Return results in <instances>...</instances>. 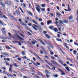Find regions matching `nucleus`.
<instances>
[{"mask_svg": "<svg viewBox=\"0 0 78 78\" xmlns=\"http://www.w3.org/2000/svg\"><path fill=\"white\" fill-rule=\"evenodd\" d=\"M38 41H39L41 43L42 45H44V46H45V43L41 39H39Z\"/></svg>", "mask_w": 78, "mask_h": 78, "instance_id": "0eeeda50", "label": "nucleus"}, {"mask_svg": "<svg viewBox=\"0 0 78 78\" xmlns=\"http://www.w3.org/2000/svg\"><path fill=\"white\" fill-rule=\"evenodd\" d=\"M2 55H5L7 56H9V55L7 53H2Z\"/></svg>", "mask_w": 78, "mask_h": 78, "instance_id": "aec40b11", "label": "nucleus"}, {"mask_svg": "<svg viewBox=\"0 0 78 78\" xmlns=\"http://www.w3.org/2000/svg\"><path fill=\"white\" fill-rule=\"evenodd\" d=\"M46 77H47V78H50V76L49 75H48L47 74L46 75Z\"/></svg>", "mask_w": 78, "mask_h": 78, "instance_id": "ea45409f", "label": "nucleus"}, {"mask_svg": "<svg viewBox=\"0 0 78 78\" xmlns=\"http://www.w3.org/2000/svg\"><path fill=\"white\" fill-rule=\"evenodd\" d=\"M45 73H48V74H50V72L47 70H45Z\"/></svg>", "mask_w": 78, "mask_h": 78, "instance_id": "a878e982", "label": "nucleus"}, {"mask_svg": "<svg viewBox=\"0 0 78 78\" xmlns=\"http://www.w3.org/2000/svg\"><path fill=\"white\" fill-rule=\"evenodd\" d=\"M54 31L55 32H57L58 31V28H55L54 29Z\"/></svg>", "mask_w": 78, "mask_h": 78, "instance_id": "ddd939ff", "label": "nucleus"}, {"mask_svg": "<svg viewBox=\"0 0 78 78\" xmlns=\"http://www.w3.org/2000/svg\"><path fill=\"white\" fill-rule=\"evenodd\" d=\"M7 75L8 76V77H9L10 76L11 77H12V76H13L11 74L8 73L7 74Z\"/></svg>", "mask_w": 78, "mask_h": 78, "instance_id": "a211bd4d", "label": "nucleus"}, {"mask_svg": "<svg viewBox=\"0 0 78 78\" xmlns=\"http://www.w3.org/2000/svg\"><path fill=\"white\" fill-rule=\"evenodd\" d=\"M41 11H45V9L44 8H42L41 9Z\"/></svg>", "mask_w": 78, "mask_h": 78, "instance_id": "c9c22d12", "label": "nucleus"}, {"mask_svg": "<svg viewBox=\"0 0 78 78\" xmlns=\"http://www.w3.org/2000/svg\"><path fill=\"white\" fill-rule=\"evenodd\" d=\"M3 33L4 34H6V32L5 31H3Z\"/></svg>", "mask_w": 78, "mask_h": 78, "instance_id": "0e129e2a", "label": "nucleus"}, {"mask_svg": "<svg viewBox=\"0 0 78 78\" xmlns=\"http://www.w3.org/2000/svg\"><path fill=\"white\" fill-rule=\"evenodd\" d=\"M20 23H21V25H25V23H23L22 22H21Z\"/></svg>", "mask_w": 78, "mask_h": 78, "instance_id": "e433bc0d", "label": "nucleus"}, {"mask_svg": "<svg viewBox=\"0 0 78 78\" xmlns=\"http://www.w3.org/2000/svg\"><path fill=\"white\" fill-rule=\"evenodd\" d=\"M52 70H55V68L54 67H53V68H52Z\"/></svg>", "mask_w": 78, "mask_h": 78, "instance_id": "338daca9", "label": "nucleus"}, {"mask_svg": "<svg viewBox=\"0 0 78 78\" xmlns=\"http://www.w3.org/2000/svg\"><path fill=\"white\" fill-rule=\"evenodd\" d=\"M55 13L57 15V16H58V17H60L61 15L60 14V13H59V12H56Z\"/></svg>", "mask_w": 78, "mask_h": 78, "instance_id": "9d476101", "label": "nucleus"}, {"mask_svg": "<svg viewBox=\"0 0 78 78\" xmlns=\"http://www.w3.org/2000/svg\"><path fill=\"white\" fill-rule=\"evenodd\" d=\"M45 42L47 44H48V45L50 47H51V48L52 47V48H53V46H52V45L51 44L49 43V42H47L46 41H45Z\"/></svg>", "mask_w": 78, "mask_h": 78, "instance_id": "423d86ee", "label": "nucleus"}, {"mask_svg": "<svg viewBox=\"0 0 78 78\" xmlns=\"http://www.w3.org/2000/svg\"><path fill=\"white\" fill-rule=\"evenodd\" d=\"M5 63H6V65H7V66H9V63H8L6 62H5Z\"/></svg>", "mask_w": 78, "mask_h": 78, "instance_id": "6e6d98bb", "label": "nucleus"}, {"mask_svg": "<svg viewBox=\"0 0 78 78\" xmlns=\"http://www.w3.org/2000/svg\"><path fill=\"white\" fill-rule=\"evenodd\" d=\"M45 58H46V59H49V58L48 57V56L47 55H46L45 56Z\"/></svg>", "mask_w": 78, "mask_h": 78, "instance_id": "09e8293b", "label": "nucleus"}, {"mask_svg": "<svg viewBox=\"0 0 78 78\" xmlns=\"http://www.w3.org/2000/svg\"><path fill=\"white\" fill-rule=\"evenodd\" d=\"M31 61L32 62H33V64H34V65H35V66H37V64H36L33 61Z\"/></svg>", "mask_w": 78, "mask_h": 78, "instance_id": "8fccbe9b", "label": "nucleus"}, {"mask_svg": "<svg viewBox=\"0 0 78 78\" xmlns=\"http://www.w3.org/2000/svg\"><path fill=\"white\" fill-rule=\"evenodd\" d=\"M49 28L50 29H51V30H53V26H50L49 27Z\"/></svg>", "mask_w": 78, "mask_h": 78, "instance_id": "c756f323", "label": "nucleus"}, {"mask_svg": "<svg viewBox=\"0 0 78 78\" xmlns=\"http://www.w3.org/2000/svg\"><path fill=\"white\" fill-rule=\"evenodd\" d=\"M42 48L43 50L45 52V50L44 49V47H42Z\"/></svg>", "mask_w": 78, "mask_h": 78, "instance_id": "13d9d810", "label": "nucleus"}, {"mask_svg": "<svg viewBox=\"0 0 78 78\" xmlns=\"http://www.w3.org/2000/svg\"><path fill=\"white\" fill-rule=\"evenodd\" d=\"M48 48L50 52L51 55H53V52H52V51H51V49H50V48H49V47H48Z\"/></svg>", "mask_w": 78, "mask_h": 78, "instance_id": "9b49d317", "label": "nucleus"}, {"mask_svg": "<svg viewBox=\"0 0 78 78\" xmlns=\"http://www.w3.org/2000/svg\"><path fill=\"white\" fill-rule=\"evenodd\" d=\"M2 15H3V13H2L1 11H0V17L1 18H2V19H3V18H4L5 19H8V17H6L5 15H3L2 16Z\"/></svg>", "mask_w": 78, "mask_h": 78, "instance_id": "f257e3e1", "label": "nucleus"}, {"mask_svg": "<svg viewBox=\"0 0 78 78\" xmlns=\"http://www.w3.org/2000/svg\"><path fill=\"white\" fill-rule=\"evenodd\" d=\"M13 65H15V67H18V66L17 65V64H16V63L13 64Z\"/></svg>", "mask_w": 78, "mask_h": 78, "instance_id": "864d4df0", "label": "nucleus"}, {"mask_svg": "<svg viewBox=\"0 0 78 78\" xmlns=\"http://www.w3.org/2000/svg\"><path fill=\"white\" fill-rule=\"evenodd\" d=\"M56 41H59V42H61L62 43V42H63L62 41V40L61 39L57 38Z\"/></svg>", "mask_w": 78, "mask_h": 78, "instance_id": "dca6fc26", "label": "nucleus"}, {"mask_svg": "<svg viewBox=\"0 0 78 78\" xmlns=\"http://www.w3.org/2000/svg\"><path fill=\"white\" fill-rule=\"evenodd\" d=\"M5 4L7 6H9L11 4V2L9 1H7L5 3Z\"/></svg>", "mask_w": 78, "mask_h": 78, "instance_id": "39448f33", "label": "nucleus"}, {"mask_svg": "<svg viewBox=\"0 0 78 78\" xmlns=\"http://www.w3.org/2000/svg\"><path fill=\"white\" fill-rule=\"evenodd\" d=\"M41 25H42V26H44V23L43 22H41Z\"/></svg>", "mask_w": 78, "mask_h": 78, "instance_id": "a18cd8bd", "label": "nucleus"}, {"mask_svg": "<svg viewBox=\"0 0 78 78\" xmlns=\"http://www.w3.org/2000/svg\"><path fill=\"white\" fill-rule=\"evenodd\" d=\"M16 36L17 37H18V38L20 39V40H23V38H22L21 37H20L19 36V35L16 34Z\"/></svg>", "mask_w": 78, "mask_h": 78, "instance_id": "2eb2a0df", "label": "nucleus"}, {"mask_svg": "<svg viewBox=\"0 0 78 78\" xmlns=\"http://www.w3.org/2000/svg\"><path fill=\"white\" fill-rule=\"evenodd\" d=\"M48 25H49L50 23H53L51 21H48L47 22Z\"/></svg>", "mask_w": 78, "mask_h": 78, "instance_id": "6ab92c4d", "label": "nucleus"}, {"mask_svg": "<svg viewBox=\"0 0 78 78\" xmlns=\"http://www.w3.org/2000/svg\"><path fill=\"white\" fill-rule=\"evenodd\" d=\"M32 22L34 23H35V24H36V25H38L37 23L36 22V21H35V20H32Z\"/></svg>", "mask_w": 78, "mask_h": 78, "instance_id": "cd10ccee", "label": "nucleus"}, {"mask_svg": "<svg viewBox=\"0 0 78 78\" xmlns=\"http://www.w3.org/2000/svg\"><path fill=\"white\" fill-rule=\"evenodd\" d=\"M3 73H4V74H5V75H7V73L6 72H5V70L4 71H3Z\"/></svg>", "mask_w": 78, "mask_h": 78, "instance_id": "a19ab883", "label": "nucleus"}, {"mask_svg": "<svg viewBox=\"0 0 78 78\" xmlns=\"http://www.w3.org/2000/svg\"><path fill=\"white\" fill-rule=\"evenodd\" d=\"M34 55H35V56H37V58H38V59H40V60L41 61V62H43V63H44V62L43 61V60H42V58H40L39 56H38L36 54V53H34Z\"/></svg>", "mask_w": 78, "mask_h": 78, "instance_id": "f03ea898", "label": "nucleus"}, {"mask_svg": "<svg viewBox=\"0 0 78 78\" xmlns=\"http://www.w3.org/2000/svg\"><path fill=\"white\" fill-rule=\"evenodd\" d=\"M39 8H40V6L38 5H36V9L37 11H38L39 13H40V12H41V10L39 9Z\"/></svg>", "mask_w": 78, "mask_h": 78, "instance_id": "7ed1b4c3", "label": "nucleus"}, {"mask_svg": "<svg viewBox=\"0 0 78 78\" xmlns=\"http://www.w3.org/2000/svg\"><path fill=\"white\" fill-rule=\"evenodd\" d=\"M40 53L41 54H43L44 53V52L42 51H40Z\"/></svg>", "mask_w": 78, "mask_h": 78, "instance_id": "3c124183", "label": "nucleus"}, {"mask_svg": "<svg viewBox=\"0 0 78 78\" xmlns=\"http://www.w3.org/2000/svg\"><path fill=\"white\" fill-rule=\"evenodd\" d=\"M16 12L17 15H20V12H19V11L16 10Z\"/></svg>", "mask_w": 78, "mask_h": 78, "instance_id": "5701e85b", "label": "nucleus"}, {"mask_svg": "<svg viewBox=\"0 0 78 78\" xmlns=\"http://www.w3.org/2000/svg\"><path fill=\"white\" fill-rule=\"evenodd\" d=\"M38 75H39L42 76V73H41L40 72H38Z\"/></svg>", "mask_w": 78, "mask_h": 78, "instance_id": "79ce46f5", "label": "nucleus"}, {"mask_svg": "<svg viewBox=\"0 0 78 78\" xmlns=\"http://www.w3.org/2000/svg\"><path fill=\"white\" fill-rule=\"evenodd\" d=\"M6 60L7 61H10V59L9 58H7Z\"/></svg>", "mask_w": 78, "mask_h": 78, "instance_id": "bf43d9fd", "label": "nucleus"}, {"mask_svg": "<svg viewBox=\"0 0 78 78\" xmlns=\"http://www.w3.org/2000/svg\"><path fill=\"white\" fill-rule=\"evenodd\" d=\"M59 22L60 23V24H61L62 23H63V21L61 20H59Z\"/></svg>", "mask_w": 78, "mask_h": 78, "instance_id": "7c9ffc66", "label": "nucleus"}, {"mask_svg": "<svg viewBox=\"0 0 78 78\" xmlns=\"http://www.w3.org/2000/svg\"><path fill=\"white\" fill-rule=\"evenodd\" d=\"M73 52L74 55H76L77 52L76 51L74 50V51H73Z\"/></svg>", "mask_w": 78, "mask_h": 78, "instance_id": "2f4dec72", "label": "nucleus"}, {"mask_svg": "<svg viewBox=\"0 0 78 78\" xmlns=\"http://www.w3.org/2000/svg\"><path fill=\"white\" fill-rule=\"evenodd\" d=\"M8 34H9V36L10 37H11V34L10 33H8Z\"/></svg>", "mask_w": 78, "mask_h": 78, "instance_id": "e2e57ef3", "label": "nucleus"}, {"mask_svg": "<svg viewBox=\"0 0 78 78\" xmlns=\"http://www.w3.org/2000/svg\"><path fill=\"white\" fill-rule=\"evenodd\" d=\"M56 26L58 28V30L59 31H61V26L58 25H57Z\"/></svg>", "mask_w": 78, "mask_h": 78, "instance_id": "4468645a", "label": "nucleus"}, {"mask_svg": "<svg viewBox=\"0 0 78 78\" xmlns=\"http://www.w3.org/2000/svg\"><path fill=\"white\" fill-rule=\"evenodd\" d=\"M18 61H21V58H18Z\"/></svg>", "mask_w": 78, "mask_h": 78, "instance_id": "680f3d73", "label": "nucleus"}, {"mask_svg": "<svg viewBox=\"0 0 78 78\" xmlns=\"http://www.w3.org/2000/svg\"><path fill=\"white\" fill-rule=\"evenodd\" d=\"M39 44H37V47H39Z\"/></svg>", "mask_w": 78, "mask_h": 78, "instance_id": "774afa93", "label": "nucleus"}, {"mask_svg": "<svg viewBox=\"0 0 78 78\" xmlns=\"http://www.w3.org/2000/svg\"><path fill=\"white\" fill-rule=\"evenodd\" d=\"M74 44L75 45H77V46H78V44L76 43H74Z\"/></svg>", "mask_w": 78, "mask_h": 78, "instance_id": "69168bd1", "label": "nucleus"}, {"mask_svg": "<svg viewBox=\"0 0 78 78\" xmlns=\"http://www.w3.org/2000/svg\"><path fill=\"white\" fill-rule=\"evenodd\" d=\"M32 40L33 41H31V42L32 44L34 45V44H35V43H36V42H37V41H36V40H34V39H32Z\"/></svg>", "mask_w": 78, "mask_h": 78, "instance_id": "1a4fd4ad", "label": "nucleus"}, {"mask_svg": "<svg viewBox=\"0 0 78 78\" xmlns=\"http://www.w3.org/2000/svg\"><path fill=\"white\" fill-rule=\"evenodd\" d=\"M63 22L65 23H67V21L66 20H64Z\"/></svg>", "mask_w": 78, "mask_h": 78, "instance_id": "49530a36", "label": "nucleus"}, {"mask_svg": "<svg viewBox=\"0 0 78 78\" xmlns=\"http://www.w3.org/2000/svg\"><path fill=\"white\" fill-rule=\"evenodd\" d=\"M66 69L67 70V71H68V72H70V70L69 69V68L67 67H66Z\"/></svg>", "mask_w": 78, "mask_h": 78, "instance_id": "393cba45", "label": "nucleus"}, {"mask_svg": "<svg viewBox=\"0 0 78 78\" xmlns=\"http://www.w3.org/2000/svg\"><path fill=\"white\" fill-rule=\"evenodd\" d=\"M46 66L49 69H51V68H50V67L47 65H46Z\"/></svg>", "mask_w": 78, "mask_h": 78, "instance_id": "f704fd0d", "label": "nucleus"}, {"mask_svg": "<svg viewBox=\"0 0 78 78\" xmlns=\"http://www.w3.org/2000/svg\"><path fill=\"white\" fill-rule=\"evenodd\" d=\"M28 13L29 14V15H30V16H32L33 17V14H32V13H31V12H28Z\"/></svg>", "mask_w": 78, "mask_h": 78, "instance_id": "bb28decb", "label": "nucleus"}, {"mask_svg": "<svg viewBox=\"0 0 78 78\" xmlns=\"http://www.w3.org/2000/svg\"><path fill=\"white\" fill-rule=\"evenodd\" d=\"M0 39H2L4 40L5 39V37H0Z\"/></svg>", "mask_w": 78, "mask_h": 78, "instance_id": "c03bdc74", "label": "nucleus"}, {"mask_svg": "<svg viewBox=\"0 0 78 78\" xmlns=\"http://www.w3.org/2000/svg\"><path fill=\"white\" fill-rule=\"evenodd\" d=\"M8 15L10 17H11V19H13V18H14V17L12 16V15H11V14H9Z\"/></svg>", "mask_w": 78, "mask_h": 78, "instance_id": "b1692460", "label": "nucleus"}, {"mask_svg": "<svg viewBox=\"0 0 78 78\" xmlns=\"http://www.w3.org/2000/svg\"><path fill=\"white\" fill-rule=\"evenodd\" d=\"M45 36L47 38H48V39H50V36L48 34H46Z\"/></svg>", "mask_w": 78, "mask_h": 78, "instance_id": "f3484780", "label": "nucleus"}, {"mask_svg": "<svg viewBox=\"0 0 78 78\" xmlns=\"http://www.w3.org/2000/svg\"><path fill=\"white\" fill-rule=\"evenodd\" d=\"M26 5H25V3H23V7H24V8H25L26 7Z\"/></svg>", "mask_w": 78, "mask_h": 78, "instance_id": "052dcab7", "label": "nucleus"}, {"mask_svg": "<svg viewBox=\"0 0 78 78\" xmlns=\"http://www.w3.org/2000/svg\"><path fill=\"white\" fill-rule=\"evenodd\" d=\"M0 5H2V6H3V7H4L5 8V4H4L2 3V2H0Z\"/></svg>", "mask_w": 78, "mask_h": 78, "instance_id": "f8f14e48", "label": "nucleus"}, {"mask_svg": "<svg viewBox=\"0 0 78 78\" xmlns=\"http://www.w3.org/2000/svg\"><path fill=\"white\" fill-rule=\"evenodd\" d=\"M58 62H59L60 63H61V64H62V61L60 60H59L58 61Z\"/></svg>", "mask_w": 78, "mask_h": 78, "instance_id": "5fc2aeb1", "label": "nucleus"}, {"mask_svg": "<svg viewBox=\"0 0 78 78\" xmlns=\"http://www.w3.org/2000/svg\"><path fill=\"white\" fill-rule=\"evenodd\" d=\"M72 19H73V16H70L69 18V20L70 22H73V20H72Z\"/></svg>", "mask_w": 78, "mask_h": 78, "instance_id": "20e7f679", "label": "nucleus"}, {"mask_svg": "<svg viewBox=\"0 0 78 78\" xmlns=\"http://www.w3.org/2000/svg\"><path fill=\"white\" fill-rule=\"evenodd\" d=\"M12 19L13 20H15V21H16L17 20L14 17H13Z\"/></svg>", "mask_w": 78, "mask_h": 78, "instance_id": "4d7b16f0", "label": "nucleus"}, {"mask_svg": "<svg viewBox=\"0 0 78 78\" xmlns=\"http://www.w3.org/2000/svg\"><path fill=\"white\" fill-rule=\"evenodd\" d=\"M39 21H40V22H42V19L41 18H39L38 19Z\"/></svg>", "mask_w": 78, "mask_h": 78, "instance_id": "37998d69", "label": "nucleus"}, {"mask_svg": "<svg viewBox=\"0 0 78 78\" xmlns=\"http://www.w3.org/2000/svg\"><path fill=\"white\" fill-rule=\"evenodd\" d=\"M58 70H59V71L60 72H61V75H65V73H64V72H63L62 71V70H61V69H58Z\"/></svg>", "mask_w": 78, "mask_h": 78, "instance_id": "6e6552de", "label": "nucleus"}, {"mask_svg": "<svg viewBox=\"0 0 78 78\" xmlns=\"http://www.w3.org/2000/svg\"><path fill=\"white\" fill-rule=\"evenodd\" d=\"M0 24H2V25H3V21H2V20H0Z\"/></svg>", "mask_w": 78, "mask_h": 78, "instance_id": "de8ad7c7", "label": "nucleus"}, {"mask_svg": "<svg viewBox=\"0 0 78 78\" xmlns=\"http://www.w3.org/2000/svg\"><path fill=\"white\" fill-rule=\"evenodd\" d=\"M22 53L23 55H25V52L24 51H22Z\"/></svg>", "mask_w": 78, "mask_h": 78, "instance_id": "603ef678", "label": "nucleus"}, {"mask_svg": "<svg viewBox=\"0 0 78 78\" xmlns=\"http://www.w3.org/2000/svg\"><path fill=\"white\" fill-rule=\"evenodd\" d=\"M53 62L54 64H56L58 66H59V64H58V63H57V62H56L53 61Z\"/></svg>", "mask_w": 78, "mask_h": 78, "instance_id": "4be33fe9", "label": "nucleus"}, {"mask_svg": "<svg viewBox=\"0 0 78 78\" xmlns=\"http://www.w3.org/2000/svg\"><path fill=\"white\" fill-rule=\"evenodd\" d=\"M12 69V67H10L9 69V72H11Z\"/></svg>", "mask_w": 78, "mask_h": 78, "instance_id": "58836bf2", "label": "nucleus"}, {"mask_svg": "<svg viewBox=\"0 0 78 78\" xmlns=\"http://www.w3.org/2000/svg\"><path fill=\"white\" fill-rule=\"evenodd\" d=\"M68 9L67 10L68 11H71V9L70 8V7L69 6V4H68Z\"/></svg>", "mask_w": 78, "mask_h": 78, "instance_id": "412c9836", "label": "nucleus"}, {"mask_svg": "<svg viewBox=\"0 0 78 78\" xmlns=\"http://www.w3.org/2000/svg\"><path fill=\"white\" fill-rule=\"evenodd\" d=\"M53 76H55V78H57L58 75L57 74L55 75H53Z\"/></svg>", "mask_w": 78, "mask_h": 78, "instance_id": "c85d7f7f", "label": "nucleus"}, {"mask_svg": "<svg viewBox=\"0 0 78 78\" xmlns=\"http://www.w3.org/2000/svg\"><path fill=\"white\" fill-rule=\"evenodd\" d=\"M41 6H42L43 8H44V7L45 6V4H42L41 5Z\"/></svg>", "mask_w": 78, "mask_h": 78, "instance_id": "4c0bfd02", "label": "nucleus"}, {"mask_svg": "<svg viewBox=\"0 0 78 78\" xmlns=\"http://www.w3.org/2000/svg\"><path fill=\"white\" fill-rule=\"evenodd\" d=\"M37 28H39V29H41V25H38V26H37Z\"/></svg>", "mask_w": 78, "mask_h": 78, "instance_id": "72a5a7b5", "label": "nucleus"}, {"mask_svg": "<svg viewBox=\"0 0 78 78\" xmlns=\"http://www.w3.org/2000/svg\"><path fill=\"white\" fill-rule=\"evenodd\" d=\"M32 28H34V29L35 30H36V31H37V28H36L34 26H32Z\"/></svg>", "mask_w": 78, "mask_h": 78, "instance_id": "473e14b6", "label": "nucleus"}]
</instances>
